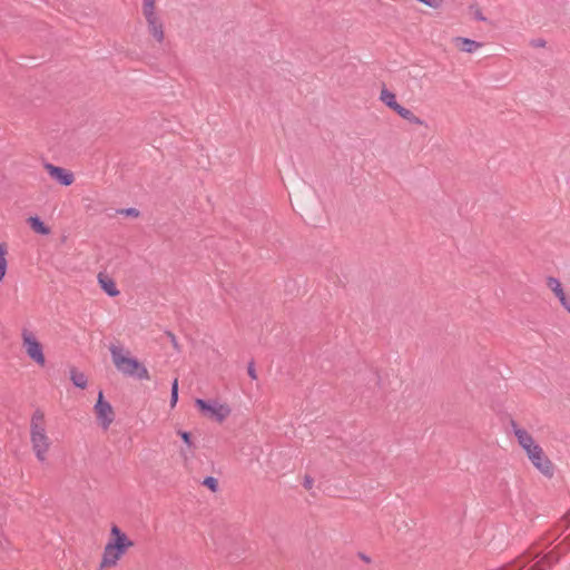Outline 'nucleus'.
I'll return each instance as SVG.
<instances>
[{
	"label": "nucleus",
	"instance_id": "1",
	"mask_svg": "<svg viewBox=\"0 0 570 570\" xmlns=\"http://www.w3.org/2000/svg\"><path fill=\"white\" fill-rule=\"evenodd\" d=\"M110 533L111 539L106 543L102 551L99 563L100 570L116 567L128 549L134 547V541L117 525L111 527Z\"/></svg>",
	"mask_w": 570,
	"mask_h": 570
},
{
	"label": "nucleus",
	"instance_id": "2",
	"mask_svg": "<svg viewBox=\"0 0 570 570\" xmlns=\"http://www.w3.org/2000/svg\"><path fill=\"white\" fill-rule=\"evenodd\" d=\"M30 442L37 460L40 463L47 462L52 442L47 433L45 413L39 409L30 420Z\"/></svg>",
	"mask_w": 570,
	"mask_h": 570
},
{
	"label": "nucleus",
	"instance_id": "3",
	"mask_svg": "<svg viewBox=\"0 0 570 570\" xmlns=\"http://www.w3.org/2000/svg\"><path fill=\"white\" fill-rule=\"evenodd\" d=\"M115 367L126 376L138 380H149V372L146 366L137 358L131 357L130 353L120 345L109 347Z\"/></svg>",
	"mask_w": 570,
	"mask_h": 570
},
{
	"label": "nucleus",
	"instance_id": "4",
	"mask_svg": "<svg viewBox=\"0 0 570 570\" xmlns=\"http://www.w3.org/2000/svg\"><path fill=\"white\" fill-rule=\"evenodd\" d=\"M142 14L146 19L149 35L156 42L163 43L165 40V24L156 10V0H144Z\"/></svg>",
	"mask_w": 570,
	"mask_h": 570
},
{
	"label": "nucleus",
	"instance_id": "5",
	"mask_svg": "<svg viewBox=\"0 0 570 570\" xmlns=\"http://www.w3.org/2000/svg\"><path fill=\"white\" fill-rule=\"evenodd\" d=\"M195 404L203 415L217 422L225 421L232 412L230 407L226 403H222L217 400L197 399Z\"/></svg>",
	"mask_w": 570,
	"mask_h": 570
},
{
	"label": "nucleus",
	"instance_id": "6",
	"mask_svg": "<svg viewBox=\"0 0 570 570\" xmlns=\"http://www.w3.org/2000/svg\"><path fill=\"white\" fill-rule=\"evenodd\" d=\"M22 345L27 355L38 365L43 366L46 363L43 348L41 343L38 341L36 335L29 331L23 330L21 332Z\"/></svg>",
	"mask_w": 570,
	"mask_h": 570
},
{
	"label": "nucleus",
	"instance_id": "7",
	"mask_svg": "<svg viewBox=\"0 0 570 570\" xmlns=\"http://www.w3.org/2000/svg\"><path fill=\"white\" fill-rule=\"evenodd\" d=\"M95 412L100 426L107 430L114 421V411L110 403L104 400L101 391L98 394Z\"/></svg>",
	"mask_w": 570,
	"mask_h": 570
},
{
	"label": "nucleus",
	"instance_id": "8",
	"mask_svg": "<svg viewBox=\"0 0 570 570\" xmlns=\"http://www.w3.org/2000/svg\"><path fill=\"white\" fill-rule=\"evenodd\" d=\"M512 430L520 446L525 451L528 456L532 452L541 449V446L534 442L531 434H529L524 429L519 428L515 423H512Z\"/></svg>",
	"mask_w": 570,
	"mask_h": 570
},
{
	"label": "nucleus",
	"instance_id": "9",
	"mask_svg": "<svg viewBox=\"0 0 570 570\" xmlns=\"http://www.w3.org/2000/svg\"><path fill=\"white\" fill-rule=\"evenodd\" d=\"M531 463L544 475L551 476L553 473L551 461L546 456L542 449L532 452L529 456Z\"/></svg>",
	"mask_w": 570,
	"mask_h": 570
},
{
	"label": "nucleus",
	"instance_id": "10",
	"mask_svg": "<svg viewBox=\"0 0 570 570\" xmlns=\"http://www.w3.org/2000/svg\"><path fill=\"white\" fill-rule=\"evenodd\" d=\"M45 168L49 173L50 177L62 186H70L73 183V175L71 171L52 164H46Z\"/></svg>",
	"mask_w": 570,
	"mask_h": 570
},
{
	"label": "nucleus",
	"instance_id": "11",
	"mask_svg": "<svg viewBox=\"0 0 570 570\" xmlns=\"http://www.w3.org/2000/svg\"><path fill=\"white\" fill-rule=\"evenodd\" d=\"M98 283L101 289L110 297H116L119 295V289L115 281L107 274L99 273L98 274Z\"/></svg>",
	"mask_w": 570,
	"mask_h": 570
},
{
	"label": "nucleus",
	"instance_id": "12",
	"mask_svg": "<svg viewBox=\"0 0 570 570\" xmlns=\"http://www.w3.org/2000/svg\"><path fill=\"white\" fill-rule=\"evenodd\" d=\"M178 434L180 435L181 440L186 444L187 449H181L180 455L185 461L189 460L194 454L195 444L191 441V435L187 431H178Z\"/></svg>",
	"mask_w": 570,
	"mask_h": 570
},
{
	"label": "nucleus",
	"instance_id": "13",
	"mask_svg": "<svg viewBox=\"0 0 570 570\" xmlns=\"http://www.w3.org/2000/svg\"><path fill=\"white\" fill-rule=\"evenodd\" d=\"M454 42L456 45H461L462 51L468 52V53H472L482 47V43H480L475 40H471L469 38H463V37L454 38Z\"/></svg>",
	"mask_w": 570,
	"mask_h": 570
},
{
	"label": "nucleus",
	"instance_id": "14",
	"mask_svg": "<svg viewBox=\"0 0 570 570\" xmlns=\"http://www.w3.org/2000/svg\"><path fill=\"white\" fill-rule=\"evenodd\" d=\"M380 100L383 104H385L389 108H391L393 111H396L399 109V107L401 106L396 101L395 95L392 91H390L389 89H386V88H383L381 90Z\"/></svg>",
	"mask_w": 570,
	"mask_h": 570
},
{
	"label": "nucleus",
	"instance_id": "15",
	"mask_svg": "<svg viewBox=\"0 0 570 570\" xmlns=\"http://www.w3.org/2000/svg\"><path fill=\"white\" fill-rule=\"evenodd\" d=\"M556 562H558V557H556L552 552H549L539 561H537V563L532 567L531 570H547L550 567H552Z\"/></svg>",
	"mask_w": 570,
	"mask_h": 570
},
{
	"label": "nucleus",
	"instance_id": "16",
	"mask_svg": "<svg viewBox=\"0 0 570 570\" xmlns=\"http://www.w3.org/2000/svg\"><path fill=\"white\" fill-rule=\"evenodd\" d=\"M70 380L73 383V385L79 389L87 387V384H88L87 376L85 375V373L78 371L77 368L70 370Z\"/></svg>",
	"mask_w": 570,
	"mask_h": 570
},
{
	"label": "nucleus",
	"instance_id": "17",
	"mask_svg": "<svg viewBox=\"0 0 570 570\" xmlns=\"http://www.w3.org/2000/svg\"><path fill=\"white\" fill-rule=\"evenodd\" d=\"M30 227L40 235H48L50 229L43 224V222L38 217L33 216L28 219Z\"/></svg>",
	"mask_w": 570,
	"mask_h": 570
},
{
	"label": "nucleus",
	"instance_id": "18",
	"mask_svg": "<svg viewBox=\"0 0 570 570\" xmlns=\"http://www.w3.org/2000/svg\"><path fill=\"white\" fill-rule=\"evenodd\" d=\"M7 245L0 244V283H2L8 268V261H7Z\"/></svg>",
	"mask_w": 570,
	"mask_h": 570
},
{
	"label": "nucleus",
	"instance_id": "19",
	"mask_svg": "<svg viewBox=\"0 0 570 570\" xmlns=\"http://www.w3.org/2000/svg\"><path fill=\"white\" fill-rule=\"evenodd\" d=\"M547 285L552 291V293L559 292L560 289L563 288L561 282L553 276H549L547 278Z\"/></svg>",
	"mask_w": 570,
	"mask_h": 570
},
{
	"label": "nucleus",
	"instance_id": "20",
	"mask_svg": "<svg viewBox=\"0 0 570 570\" xmlns=\"http://www.w3.org/2000/svg\"><path fill=\"white\" fill-rule=\"evenodd\" d=\"M178 401V380L175 379L171 384V393H170V406L175 407Z\"/></svg>",
	"mask_w": 570,
	"mask_h": 570
},
{
	"label": "nucleus",
	"instance_id": "21",
	"mask_svg": "<svg viewBox=\"0 0 570 570\" xmlns=\"http://www.w3.org/2000/svg\"><path fill=\"white\" fill-rule=\"evenodd\" d=\"M203 484L207 487L212 492L218 491V481L214 476H207L204 479Z\"/></svg>",
	"mask_w": 570,
	"mask_h": 570
},
{
	"label": "nucleus",
	"instance_id": "22",
	"mask_svg": "<svg viewBox=\"0 0 570 570\" xmlns=\"http://www.w3.org/2000/svg\"><path fill=\"white\" fill-rule=\"evenodd\" d=\"M417 1L425 4L429 8H432V9H440L443 4L442 0H417Z\"/></svg>",
	"mask_w": 570,
	"mask_h": 570
},
{
	"label": "nucleus",
	"instance_id": "23",
	"mask_svg": "<svg viewBox=\"0 0 570 570\" xmlns=\"http://www.w3.org/2000/svg\"><path fill=\"white\" fill-rule=\"evenodd\" d=\"M395 112L405 120H407V118L413 114L410 109L403 106H400Z\"/></svg>",
	"mask_w": 570,
	"mask_h": 570
},
{
	"label": "nucleus",
	"instance_id": "24",
	"mask_svg": "<svg viewBox=\"0 0 570 570\" xmlns=\"http://www.w3.org/2000/svg\"><path fill=\"white\" fill-rule=\"evenodd\" d=\"M407 121L413 124V125H417V126H423L424 125V121L420 117L415 116L414 114H412V116H410L407 118Z\"/></svg>",
	"mask_w": 570,
	"mask_h": 570
},
{
	"label": "nucleus",
	"instance_id": "25",
	"mask_svg": "<svg viewBox=\"0 0 570 570\" xmlns=\"http://www.w3.org/2000/svg\"><path fill=\"white\" fill-rule=\"evenodd\" d=\"M407 121L413 124V125H417V126H423L424 125V121L420 117L415 116L414 114H412V116H410L407 118Z\"/></svg>",
	"mask_w": 570,
	"mask_h": 570
},
{
	"label": "nucleus",
	"instance_id": "26",
	"mask_svg": "<svg viewBox=\"0 0 570 570\" xmlns=\"http://www.w3.org/2000/svg\"><path fill=\"white\" fill-rule=\"evenodd\" d=\"M120 213L126 216H132V217H137L139 215V212L136 208H126V209L120 210Z\"/></svg>",
	"mask_w": 570,
	"mask_h": 570
},
{
	"label": "nucleus",
	"instance_id": "27",
	"mask_svg": "<svg viewBox=\"0 0 570 570\" xmlns=\"http://www.w3.org/2000/svg\"><path fill=\"white\" fill-rule=\"evenodd\" d=\"M303 484H304V488H305V489L311 490V489L313 488V484H314V480H313V478H312V476H309V475H306V476L304 478V483H303Z\"/></svg>",
	"mask_w": 570,
	"mask_h": 570
},
{
	"label": "nucleus",
	"instance_id": "28",
	"mask_svg": "<svg viewBox=\"0 0 570 570\" xmlns=\"http://www.w3.org/2000/svg\"><path fill=\"white\" fill-rule=\"evenodd\" d=\"M560 304L568 313H570V296H566Z\"/></svg>",
	"mask_w": 570,
	"mask_h": 570
},
{
	"label": "nucleus",
	"instance_id": "29",
	"mask_svg": "<svg viewBox=\"0 0 570 570\" xmlns=\"http://www.w3.org/2000/svg\"><path fill=\"white\" fill-rule=\"evenodd\" d=\"M532 46L537 48H542L546 46V41L543 39H537L532 41Z\"/></svg>",
	"mask_w": 570,
	"mask_h": 570
},
{
	"label": "nucleus",
	"instance_id": "30",
	"mask_svg": "<svg viewBox=\"0 0 570 570\" xmlns=\"http://www.w3.org/2000/svg\"><path fill=\"white\" fill-rule=\"evenodd\" d=\"M556 295V297L559 299V302L561 303L562 299H564V297L567 296L563 288L560 289L559 292H554L553 293Z\"/></svg>",
	"mask_w": 570,
	"mask_h": 570
},
{
	"label": "nucleus",
	"instance_id": "31",
	"mask_svg": "<svg viewBox=\"0 0 570 570\" xmlns=\"http://www.w3.org/2000/svg\"><path fill=\"white\" fill-rule=\"evenodd\" d=\"M248 375L253 379V380H256L257 376H256V372H255V368H254V365L253 364H249L248 366Z\"/></svg>",
	"mask_w": 570,
	"mask_h": 570
}]
</instances>
